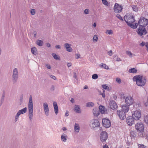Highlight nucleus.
Masks as SVG:
<instances>
[{"instance_id": "32", "label": "nucleus", "mask_w": 148, "mask_h": 148, "mask_svg": "<svg viewBox=\"0 0 148 148\" xmlns=\"http://www.w3.org/2000/svg\"><path fill=\"white\" fill-rule=\"evenodd\" d=\"M36 44L38 46H41L43 45V42L41 40H38L36 42Z\"/></svg>"}, {"instance_id": "40", "label": "nucleus", "mask_w": 148, "mask_h": 148, "mask_svg": "<svg viewBox=\"0 0 148 148\" xmlns=\"http://www.w3.org/2000/svg\"><path fill=\"white\" fill-rule=\"evenodd\" d=\"M106 32L108 34L111 35L113 34V31L112 30H107Z\"/></svg>"}, {"instance_id": "14", "label": "nucleus", "mask_w": 148, "mask_h": 148, "mask_svg": "<svg viewBox=\"0 0 148 148\" xmlns=\"http://www.w3.org/2000/svg\"><path fill=\"white\" fill-rule=\"evenodd\" d=\"M125 112L122 110H118L117 112V114L118 115L120 118L122 120H124L126 118V115Z\"/></svg>"}, {"instance_id": "58", "label": "nucleus", "mask_w": 148, "mask_h": 148, "mask_svg": "<svg viewBox=\"0 0 148 148\" xmlns=\"http://www.w3.org/2000/svg\"><path fill=\"white\" fill-rule=\"evenodd\" d=\"M73 77L74 78H76L77 77V75L75 73H74Z\"/></svg>"}, {"instance_id": "11", "label": "nucleus", "mask_w": 148, "mask_h": 148, "mask_svg": "<svg viewBox=\"0 0 148 148\" xmlns=\"http://www.w3.org/2000/svg\"><path fill=\"white\" fill-rule=\"evenodd\" d=\"M125 102L126 104L130 106L133 104L134 100L131 96H128L125 98Z\"/></svg>"}, {"instance_id": "49", "label": "nucleus", "mask_w": 148, "mask_h": 148, "mask_svg": "<svg viewBox=\"0 0 148 148\" xmlns=\"http://www.w3.org/2000/svg\"><path fill=\"white\" fill-rule=\"evenodd\" d=\"M50 77L51 78L53 79L54 80H55L56 79V77L55 76L51 75H50Z\"/></svg>"}, {"instance_id": "31", "label": "nucleus", "mask_w": 148, "mask_h": 148, "mask_svg": "<svg viewBox=\"0 0 148 148\" xmlns=\"http://www.w3.org/2000/svg\"><path fill=\"white\" fill-rule=\"evenodd\" d=\"M100 112L101 113L103 114L104 112V107L103 106H99V109Z\"/></svg>"}, {"instance_id": "42", "label": "nucleus", "mask_w": 148, "mask_h": 148, "mask_svg": "<svg viewBox=\"0 0 148 148\" xmlns=\"http://www.w3.org/2000/svg\"><path fill=\"white\" fill-rule=\"evenodd\" d=\"M102 86L104 89L106 90H108L109 88V87L106 85H102Z\"/></svg>"}, {"instance_id": "3", "label": "nucleus", "mask_w": 148, "mask_h": 148, "mask_svg": "<svg viewBox=\"0 0 148 148\" xmlns=\"http://www.w3.org/2000/svg\"><path fill=\"white\" fill-rule=\"evenodd\" d=\"M127 25L133 29H136L137 27L138 23L135 22V19H124Z\"/></svg>"}, {"instance_id": "52", "label": "nucleus", "mask_w": 148, "mask_h": 148, "mask_svg": "<svg viewBox=\"0 0 148 148\" xmlns=\"http://www.w3.org/2000/svg\"><path fill=\"white\" fill-rule=\"evenodd\" d=\"M145 46L147 48V50L148 51V42H146V43Z\"/></svg>"}, {"instance_id": "55", "label": "nucleus", "mask_w": 148, "mask_h": 148, "mask_svg": "<svg viewBox=\"0 0 148 148\" xmlns=\"http://www.w3.org/2000/svg\"><path fill=\"white\" fill-rule=\"evenodd\" d=\"M72 65V64L71 62L68 63L67 64V66L68 67L71 66Z\"/></svg>"}, {"instance_id": "17", "label": "nucleus", "mask_w": 148, "mask_h": 148, "mask_svg": "<svg viewBox=\"0 0 148 148\" xmlns=\"http://www.w3.org/2000/svg\"><path fill=\"white\" fill-rule=\"evenodd\" d=\"M129 106L125 104L121 106V110L125 113H127L129 110Z\"/></svg>"}, {"instance_id": "7", "label": "nucleus", "mask_w": 148, "mask_h": 148, "mask_svg": "<svg viewBox=\"0 0 148 148\" xmlns=\"http://www.w3.org/2000/svg\"><path fill=\"white\" fill-rule=\"evenodd\" d=\"M137 33L139 35L141 36L146 34L147 32L144 27L140 25L138 27Z\"/></svg>"}, {"instance_id": "22", "label": "nucleus", "mask_w": 148, "mask_h": 148, "mask_svg": "<svg viewBox=\"0 0 148 148\" xmlns=\"http://www.w3.org/2000/svg\"><path fill=\"white\" fill-rule=\"evenodd\" d=\"M27 111V108L26 107L19 110L18 112V113L20 115L21 114H23L25 113Z\"/></svg>"}, {"instance_id": "2", "label": "nucleus", "mask_w": 148, "mask_h": 148, "mask_svg": "<svg viewBox=\"0 0 148 148\" xmlns=\"http://www.w3.org/2000/svg\"><path fill=\"white\" fill-rule=\"evenodd\" d=\"M28 116L29 119L32 121L33 117V105L32 97L31 95L29 96L28 104Z\"/></svg>"}, {"instance_id": "48", "label": "nucleus", "mask_w": 148, "mask_h": 148, "mask_svg": "<svg viewBox=\"0 0 148 148\" xmlns=\"http://www.w3.org/2000/svg\"><path fill=\"white\" fill-rule=\"evenodd\" d=\"M108 54L110 56H111L112 54V51L111 50L108 52Z\"/></svg>"}, {"instance_id": "8", "label": "nucleus", "mask_w": 148, "mask_h": 148, "mask_svg": "<svg viewBox=\"0 0 148 148\" xmlns=\"http://www.w3.org/2000/svg\"><path fill=\"white\" fill-rule=\"evenodd\" d=\"M135 127L137 131L140 132L143 131L144 128L143 124L141 123H138L135 125Z\"/></svg>"}, {"instance_id": "26", "label": "nucleus", "mask_w": 148, "mask_h": 148, "mask_svg": "<svg viewBox=\"0 0 148 148\" xmlns=\"http://www.w3.org/2000/svg\"><path fill=\"white\" fill-rule=\"evenodd\" d=\"M134 18V17L133 15L131 14H127L125 16H124V18Z\"/></svg>"}, {"instance_id": "41", "label": "nucleus", "mask_w": 148, "mask_h": 148, "mask_svg": "<svg viewBox=\"0 0 148 148\" xmlns=\"http://www.w3.org/2000/svg\"><path fill=\"white\" fill-rule=\"evenodd\" d=\"M102 3L106 5H108V3L106 0H102Z\"/></svg>"}, {"instance_id": "30", "label": "nucleus", "mask_w": 148, "mask_h": 148, "mask_svg": "<svg viewBox=\"0 0 148 148\" xmlns=\"http://www.w3.org/2000/svg\"><path fill=\"white\" fill-rule=\"evenodd\" d=\"M128 71L130 73H136L137 71V70L135 68H133L129 69Z\"/></svg>"}, {"instance_id": "23", "label": "nucleus", "mask_w": 148, "mask_h": 148, "mask_svg": "<svg viewBox=\"0 0 148 148\" xmlns=\"http://www.w3.org/2000/svg\"><path fill=\"white\" fill-rule=\"evenodd\" d=\"M75 112L78 113H80L81 111L80 109V107L79 105H75Z\"/></svg>"}, {"instance_id": "34", "label": "nucleus", "mask_w": 148, "mask_h": 148, "mask_svg": "<svg viewBox=\"0 0 148 148\" xmlns=\"http://www.w3.org/2000/svg\"><path fill=\"white\" fill-rule=\"evenodd\" d=\"M132 9L135 12H137L138 10V8L136 5H133L132 6Z\"/></svg>"}, {"instance_id": "59", "label": "nucleus", "mask_w": 148, "mask_h": 148, "mask_svg": "<svg viewBox=\"0 0 148 148\" xmlns=\"http://www.w3.org/2000/svg\"><path fill=\"white\" fill-rule=\"evenodd\" d=\"M103 148H109L108 146L106 144L103 146Z\"/></svg>"}, {"instance_id": "5", "label": "nucleus", "mask_w": 148, "mask_h": 148, "mask_svg": "<svg viewBox=\"0 0 148 148\" xmlns=\"http://www.w3.org/2000/svg\"><path fill=\"white\" fill-rule=\"evenodd\" d=\"M18 73L17 68H14L13 71L12 81L14 83H16L18 77Z\"/></svg>"}, {"instance_id": "29", "label": "nucleus", "mask_w": 148, "mask_h": 148, "mask_svg": "<svg viewBox=\"0 0 148 148\" xmlns=\"http://www.w3.org/2000/svg\"><path fill=\"white\" fill-rule=\"evenodd\" d=\"M100 66L102 68L106 69H109L108 66L105 64L101 63L100 64Z\"/></svg>"}, {"instance_id": "57", "label": "nucleus", "mask_w": 148, "mask_h": 148, "mask_svg": "<svg viewBox=\"0 0 148 148\" xmlns=\"http://www.w3.org/2000/svg\"><path fill=\"white\" fill-rule=\"evenodd\" d=\"M56 48L58 49H60L61 48V47L60 45H56L55 47Z\"/></svg>"}, {"instance_id": "1", "label": "nucleus", "mask_w": 148, "mask_h": 148, "mask_svg": "<svg viewBox=\"0 0 148 148\" xmlns=\"http://www.w3.org/2000/svg\"><path fill=\"white\" fill-rule=\"evenodd\" d=\"M133 80L134 81L136 82L137 85L139 86H144L146 82V78L140 75L134 76Z\"/></svg>"}, {"instance_id": "27", "label": "nucleus", "mask_w": 148, "mask_h": 148, "mask_svg": "<svg viewBox=\"0 0 148 148\" xmlns=\"http://www.w3.org/2000/svg\"><path fill=\"white\" fill-rule=\"evenodd\" d=\"M32 53L33 54L36 55L37 53V50L35 47H33L31 49Z\"/></svg>"}, {"instance_id": "13", "label": "nucleus", "mask_w": 148, "mask_h": 148, "mask_svg": "<svg viewBox=\"0 0 148 148\" xmlns=\"http://www.w3.org/2000/svg\"><path fill=\"white\" fill-rule=\"evenodd\" d=\"M103 125L104 127L106 128H108L111 125L110 121L107 119H102Z\"/></svg>"}, {"instance_id": "63", "label": "nucleus", "mask_w": 148, "mask_h": 148, "mask_svg": "<svg viewBox=\"0 0 148 148\" xmlns=\"http://www.w3.org/2000/svg\"><path fill=\"white\" fill-rule=\"evenodd\" d=\"M34 37H35V38L36 37V32H35V31L34 32Z\"/></svg>"}, {"instance_id": "35", "label": "nucleus", "mask_w": 148, "mask_h": 148, "mask_svg": "<svg viewBox=\"0 0 148 148\" xmlns=\"http://www.w3.org/2000/svg\"><path fill=\"white\" fill-rule=\"evenodd\" d=\"M52 55L53 56V58L56 59V60H59L60 59L59 57H58L57 55H56V54L53 53L52 54Z\"/></svg>"}, {"instance_id": "19", "label": "nucleus", "mask_w": 148, "mask_h": 148, "mask_svg": "<svg viewBox=\"0 0 148 148\" xmlns=\"http://www.w3.org/2000/svg\"><path fill=\"white\" fill-rule=\"evenodd\" d=\"M64 47L66 49V50L69 52L72 51L73 49L71 47V45L70 44L66 43L64 45Z\"/></svg>"}, {"instance_id": "18", "label": "nucleus", "mask_w": 148, "mask_h": 148, "mask_svg": "<svg viewBox=\"0 0 148 148\" xmlns=\"http://www.w3.org/2000/svg\"><path fill=\"white\" fill-rule=\"evenodd\" d=\"M64 47L66 49V50L69 52L72 51L73 49L71 47V45L70 44L66 43L64 45Z\"/></svg>"}, {"instance_id": "62", "label": "nucleus", "mask_w": 148, "mask_h": 148, "mask_svg": "<svg viewBox=\"0 0 148 148\" xmlns=\"http://www.w3.org/2000/svg\"><path fill=\"white\" fill-rule=\"evenodd\" d=\"M74 100L73 98H71V101L72 103H73L74 102Z\"/></svg>"}, {"instance_id": "56", "label": "nucleus", "mask_w": 148, "mask_h": 148, "mask_svg": "<svg viewBox=\"0 0 148 148\" xmlns=\"http://www.w3.org/2000/svg\"><path fill=\"white\" fill-rule=\"evenodd\" d=\"M46 46L48 47H49L51 46V45H50V44L49 43H47L46 44Z\"/></svg>"}, {"instance_id": "60", "label": "nucleus", "mask_w": 148, "mask_h": 148, "mask_svg": "<svg viewBox=\"0 0 148 148\" xmlns=\"http://www.w3.org/2000/svg\"><path fill=\"white\" fill-rule=\"evenodd\" d=\"M116 60L117 61H121V60L119 58H117L116 59Z\"/></svg>"}, {"instance_id": "16", "label": "nucleus", "mask_w": 148, "mask_h": 148, "mask_svg": "<svg viewBox=\"0 0 148 148\" xmlns=\"http://www.w3.org/2000/svg\"><path fill=\"white\" fill-rule=\"evenodd\" d=\"M43 107L45 114L47 116H48L49 114V111L48 105L47 103H44Z\"/></svg>"}, {"instance_id": "43", "label": "nucleus", "mask_w": 148, "mask_h": 148, "mask_svg": "<svg viewBox=\"0 0 148 148\" xmlns=\"http://www.w3.org/2000/svg\"><path fill=\"white\" fill-rule=\"evenodd\" d=\"M144 121L146 123L148 124V116H146L145 117Z\"/></svg>"}, {"instance_id": "4", "label": "nucleus", "mask_w": 148, "mask_h": 148, "mask_svg": "<svg viewBox=\"0 0 148 148\" xmlns=\"http://www.w3.org/2000/svg\"><path fill=\"white\" fill-rule=\"evenodd\" d=\"M90 125L92 129H94L95 127H99L100 123L97 119H92L90 121Z\"/></svg>"}, {"instance_id": "54", "label": "nucleus", "mask_w": 148, "mask_h": 148, "mask_svg": "<svg viewBox=\"0 0 148 148\" xmlns=\"http://www.w3.org/2000/svg\"><path fill=\"white\" fill-rule=\"evenodd\" d=\"M69 112L67 111L65 113V116H69Z\"/></svg>"}, {"instance_id": "33", "label": "nucleus", "mask_w": 148, "mask_h": 148, "mask_svg": "<svg viewBox=\"0 0 148 148\" xmlns=\"http://www.w3.org/2000/svg\"><path fill=\"white\" fill-rule=\"evenodd\" d=\"M5 96V91H4V92L2 95V96L1 100V104H2V103L3 102Z\"/></svg>"}, {"instance_id": "24", "label": "nucleus", "mask_w": 148, "mask_h": 148, "mask_svg": "<svg viewBox=\"0 0 148 148\" xmlns=\"http://www.w3.org/2000/svg\"><path fill=\"white\" fill-rule=\"evenodd\" d=\"M61 138L62 141L66 142L67 138V136L65 134L63 133L62 135Z\"/></svg>"}, {"instance_id": "46", "label": "nucleus", "mask_w": 148, "mask_h": 148, "mask_svg": "<svg viewBox=\"0 0 148 148\" xmlns=\"http://www.w3.org/2000/svg\"><path fill=\"white\" fill-rule=\"evenodd\" d=\"M116 81L119 84H120L121 83V79L119 78H116Z\"/></svg>"}, {"instance_id": "39", "label": "nucleus", "mask_w": 148, "mask_h": 148, "mask_svg": "<svg viewBox=\"0 0 148 148\" xmlns=\"http://www.w3.org/2000/svg\"><path fill=\"white\" fill-rule=\"evenodd\" d=\"M126 53L131 58L132 57V53L130 51H126Z\"/></svg>"}, {"instance_id": "37", "label": "nucleus", "mask_w": 148, "mask_h": 148, "mask_svg": "<svg viewBox=\"0 0 148 148\" xmlns=\"http://www.w3.org/2000/svg\"><path fill=\"white\" fill-rule=\"evenodd\" d=\"M98 77V75L96 74H93L92 75V78L94 79H95L97 78Z\"/></svg>"}, {"instance_id": "21", "label": "nucleus", "mask_w": 148, "mask_h": 148, "mask_svg": "<svg viewBox=\"0 0 148 148\" xmlns=\"http://www.w3.org/2000/svg\"><path fill=\"white\" fill-rule=\"evenodd\" d=\"M53 106L54 109V111L56 114V115L58 114V108L57 104L56 102L54 101L53 103Z\"/></svg>"}, {"instance_id": "25", "label": "nucleus", "mask_w": 148, "mask_h": 148, "mask_svg": "<svg viewBox=\"0 0 148 148\" xmlns=\"http://www.w3.org/2000/svg\"><path fill=\"white\" fill-rule=\"evenodd\" d=\"M80 130V127L79 124L75 123L74 125V130L76 133H78Z\"/></svg>"}, {"instance_id": "51", "label": "nucleus", "mask_w": 148, "mask_h": 148, "mask_svg": "<svg viewBox=\"0 0 148 148\" xmlns=\"http://www.w3.org/2000/svg\"><path fill=\"white\" fill-rule=\"evenodd\" d=\"M116 17L118 18H122V17L120 15L117 14L116 15Z\"/></svg>"}, {"instance_id": "44", "label": "nucleus", "mask_w": 148, "mask_h": 148, "mask_svg": "<svg viewBox=\"0 0 148 148\" xmlns=\"http://www.w3.org/2000/svg\"><path fill=\"white\" fill-rule=\"evenodd\" d=\"M89 10L88 9H85L84 11V13L85 14H87L89 13Z\"/></svg>"}, {"instance_id": "10", "label": "nucleus", "mask_w": 148, "mask_h": 148, "mask_svg": "<svg viewBox=\"0 0 148 148\" xmlns=\"http://www.w3.org/2000/svg\"><path fill=\"white\" fill-rule=\"evenodd\" d=\"M122 6L119 5L117 3H116L114 6V10L116 13H119L121 12L122 10Z\"/></svg>"}, {"instance_id": "28", "label": "nucleus", "mask_w": 148, "mask_h": 148, "mask_svg": "<svg viewBox=\"0 0 148 148\" xmlns=\"http://www.w3.org/2000/svg\"><path fill=\"white\" fill-rule=\"evenodd\" d=\"M94 105V104L92 102H89L86 103V106L88 107H92Z\"/></svg>"}, {"instance_id": "38", "label": "nucleus", "mask_w": 148, "mask_h": 148, "mask_svg": "<svg viewBox=\"0 0 148 148\" xmlns=\"http://www.w3.org/2000/svg\"><path fill=\"white\" fill-rule=\"evenodd\" d=\"M93 40L95 42H96L98 40V37L97 35H94L93 37Z\"/></svg>"}, {"instance_id": "61", "label": "nucleus", "mask_w": 148, "mask_h": 148, "mask_svg": "<svg viewBox=\"0 0 148 148\" xmlns=\"http://www.w3.org/2000/svg\"><path fill=\"white\" fill-rule=\"evenodd\" d=\"M51 89L53 90H54L55 89V87L53 85H52L51 86Z\"/></svg>"}, {"instance_id": "15", "label": "nucleus", "mask_w": 148, "mask_h": 148, "mask_svg": "<svg viewBox=\"0 0 148 148\" xmlns=\"http://www.w3.org/2000/svg\"><path fill=\"white\" fill-rule=\"evenodd\" d=\"M135 119L132 116L127 117L126 119V122L129 126H131L134 123Z\"/></svg>"}, {"instance_id": "36", "label": "nucleus", "mask_w": 148, "mask_h": 148, "mask_svg": "<svg viewBox=\"0 0 148 148\" xmlns=\"http://www.w3.org/2000/svg\"><path fill=\"white\" fill-rule=\"evenodd\" d=\"M20 115L17 112L15 115L14 121L15 122L17 121L18 119L19 116Z\"/></svg>"}, {"instance_id": "53", "label": "nucleus", "mask_w": 148, "mask_h": 148, "mask_svg": "<svg viewBox=\"0 0 148 148\" xmlns=\"http://www.w3.org/2000/svg\"><path fill=\"white\" fill-rule=\"evenodd\" d=\"M146 43H145V42H142L140 44V45L141 46H143L145 45Z\"/></svg>"}, {"instance_id": "45", "label": "nucleus", "mask_w": 148, "mask_h": 148, "mask_svg": "<svg viewBox=\"0 0 148 148\" xmlns=\"http://www.w3.org/2000/svg\"><path fill=\"white\" fill-rule=\"evenodd\" d=\"M31 14L32 15H34L35 13V10L34 9L31 10L30 11Z\"/></svg>"}, {"instance_id": "12", "label": "nucleus", "mask_w": 148, "mask_h": 148, "mask_svg": "<svg viewBox=\"0 0 148 148\" xmlns=\"http://www.w3.org/2000/svg\"><path fill=\"white\" fill-rule=\"evenodd\" d=\"M109 105L110 108L114 110L116 109L118 107L115 101L114 100H111L109 102Z\"/></svg>"}, {"instance_id": "64", "label": "nucleus", "mask_w": 148, "mask_h": 148, "mask_svg": "<svg viewBox=\"0 0 148 148\" xmlns=\"http://www.w3.org/2000/svg\"><path fill=\"white\" fill-rule=\"evenodd\" d=\"M77 58H76V59H78L80 58V55L79 54H76Z\"/></svg>"}, {"instance_id": "50", "label": "nucleus", "mask_w": 148, "mask_h": 148, "mask_svg": "<svg viewBox=\"0 0 148 148\" xmlns=\"http://www.w3.org/2000/svg\"><path fill=\"white\" fill-rule=\"evenodd\" d=\"M139 148H146V147L144 145H141L139 146Z\"/></svg>"}, {"instance_id": "6", "label": "nucleus", "mask_w": 148, "mask_h": 148, "mask_svg": "<svg viewBox=\"0 0 148 148\" xmlns=\"http://www.w3.org/2000/svg\"><path fill=\"white\" fill-rule=\"evenodd\" d=\"M100 139L102 143L105 142L108 138L107 133L105 131L102 132L100 134Z\"/></svg>"}, {"instance_id": "47", "label": "nucleus", "mask_w": 148, "mask_h": 148, "mask_svg": "<svg viewBox=\"0 0 148 148\" xmlns=\"http://www.w3.org/2000/svg\"><path fill=\"white\" fill-rule=\"evenodd\" d=\"M45 66L47 67V68L49 69H50L51 68V66L48 64H46L45 65Z\"/></svg>"}, {"instance_id": "20", "label": "nucleus", "mask_w": 148, "mask_h": 148, "mask_svg": "<svg viewBox=\"0 0 148 148\" xmlns=\"http://www.w3.org/2000/svg\"><path fill=\"white\" fill-rule=\"evenodd\" d=\"M93 113L95 116H97L100 114V112L98 109L95 108L93 110Z\"/></svg>"}, {"instance_id": "9", "label": "nucleus", "mask_w": 148, "mask_h": 148, "mask_svg": "<svg viewBox=\"0 0 148 148\" xmlns=\"http://www.w3.org/2000/svg\"><path fill=\"white\" fill-rule=\"evenodd\" d=\"M140 113V112L137 111L133 112L132 117H133L135 120H138L141 117Z\"/></svg>"}]
</instances>
